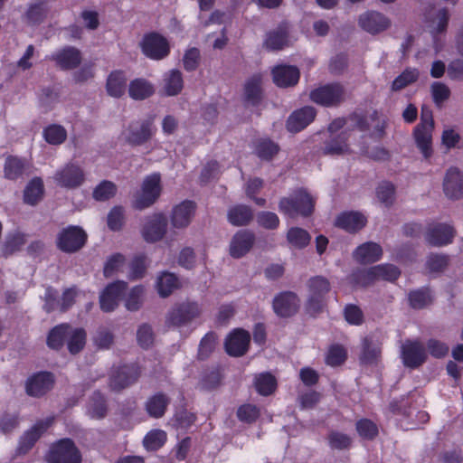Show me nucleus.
I'll return each mask as SVG.
<instances>
[{
	"mask_svg": "<svg viewBox=\"0 0 463 463\" xmlns=\"http://www.w3.org/2000/svg\"><path fill=\"white\" fill-rule=\"evenodd\" d=\"M351 125V123H348L344 118H336L329 125L328 131L331 134V137L323 147L325 155L339 156L354 152L364 155L374 160H384L387 158L388 153L385 149L380 146H371L368 144L367 141L372 139V137H366L363 143L355 145V147H352L351 144L346 142L348 138L356 139L357 137L364 138V137L361 134L364 130L363 124H358L355 128H353L348 133Z\"/></svg>",
	"mask_w": 463,
	"mask_h": 463,
	"instance_id": "f257e3e1",
	"label": "nucleus"
},
{
	"mask_svg": "<svg viewBox=\"0 0 463 463\" xmlns=\"http://www.w3.org/2000/svg\"><path fill=\"white\" fill-rule=\"evenodd\" d=\"M400 275V270L393 265H377L368 269L359 270L352 274L350 281L356 287H366L375 280H395Z\"/></svg>",
	"mask_w": 463,
	"mask_h": 463,
	"instance_id": "f03ea898",
	"label": "nucleus"
},
{
	"mask_svg": "<svg viewBox=\"0 0 463 463\" xmlns=\"http://www.w3.org/2000/svg\"><path fill=\"white\" fill-rule=\"evenodd\" d=\"M434 122L431 112L422 109L420 123L413 131L414 139L417 147L425 158H429L432 154V130Z\"/></svg>",
	"mask_w": 463,
	"mask_h": 463,
	"instance_id": "7ed1b4c3",
	"label": "nucleus"
},
{
	"mask_svg": "<svg viewBox=\"0 0 463 463\" xmlns=\"http://www.w3.org/2000/svg\"><path fill=\"white\" fill-rule=\"evenodd\" d=\"M309 98L320 106L335 107L345 101L346 92L341 84L331 83L316 88L310 92Z\"/></svg>",
	"mask_w": 463,
	"mask_h": 463,
	"instance_id": "20e7f679",
	"label": "nucleus"
},
{
	"mask_svg": "<svg viewBox=\"0 0 463 463\" xmlns=\"http://www.w3.org/2000/svg\"><path fill=\"white\" fill-rule=\"evenodd\" d=\"M201 308L195 302H183L175 305L167 314L165 323L168 326L183 327L188 326L201 315Z\"/></svg>",
	"mask_w": 463,
	"mask_h": 463,
	"instance_id": "39448f33",
	"label": "nucleus"
},
{
	"mask_svg": "<svg viewBox=\"0 0 463 463\" xmlns=\"http://www.w3.org/2000/svg\"><path fill=\"white\" fill-rule=\"evenodd\" d=\"M314 208V201L305 191L299 190L290 198H284L280 201L279 209L284 214L295 217L298 214L307 216Z\"/></svg>",
	"mask_w": 463,
	"mask_h": 463,
	"instance_id": "423d86ee",
	"label": "nucleus"
},
{
	"mask_svg": "<svg viewBox=\"0 0 463 463\" xmlns=\"http://www.w3.org/2000/svg\"><path fill=\"white\" fill-rule=\"evenodd\" d=\"M48 463H81V455L70 439H63L51 448Z\"/></svg>",
	"mask_w": 463,
	"mask_h": 463,
	"instance_id": "0eeeda50",
	"label": "nucleus"
},
{
	"mask_svg": "<svg viewBox=\"0 0 463 463\" xmlns=\"http://www.w3.org/2000/svg\"><path fill=\"white\" fill-rule=\"evenodd\" d=\"M52 178L58 186L74 189L84 183L85 175L79 165L69 163L58 169Z\"/></svg>",
	"mask_w": 463,
	"mask_h": 463,
	"instance_id": "6e6552de",
	"label": "nucleus"
},
{
	"mask_svg": "<svg viewBox=\"0 0 463 463\" xmlns=\"http://www.w3.org/2000/svg\"><path fill=\"white\" fill-rule=\"evenodd\" d=\"M161 177L159 174L147 175L142 184L141 194L134 204L137 209H144L153 204L161 194Z\"/></svg>",
	"mask_w": 463,
	"mask_h": 463,
	"instance_id": "1a4fd4ad",
	"label": "nucleus"
},
{
	"mask_svg": "<svg viewBox=\"0 0 463 463\" xmlns=\"http://www.w3.org/2000/svg\"><path fill=\"white\" fill-rule=\"evenodd\" d=\"M309 298L307 305L311 314L318 312L323 306V298L330 290L329 281L321 276L311 278L308 281Z\"/></svg>",
	"mask_w": 463,
	"mask_h": 463,
	"instance_id": "9d476101",
	"label": "nucleus"
},
{
	"mask_svg": "<svg viewBox=\"0 0 463 463\" xmlns=\"http://www.w3.org/2000/svg\"><path fill=\"white\" fill-rule=\"evenodd\" d=\"M152 119L135 122L125 131L126 140L133 146H140L147 142L156 133Z\"/></svg>",
	"mask_w": 463,
	"mask_h": 463,
	"instance_id": "9b49d317",
	"label": "nucleus"
},
{
	"mask_svg": "<svg viewBox=\"0 0 463 463\" xmlns=\"http://www.w3.org/2000/svg\"><path fill=\"white\" fill-rule=\"evenodd\" d=\"M87 235L85 232L76 226H71L61 231L58 237V247L66 252L80 250L85 243Z\"/></svg>",
	"mask_w": 463,
	"mask_h": 463,
	"instance_id": "f8f14e48",
	"label": "nucleus"
},
{
	"mask_svg": "<svg viewBox=\"0 0 463 463\" xmlns=\"http://www.w3.org/2000/svg\"><path fill=\"white\" fill-rule=\"evenodd\" d=\"M141 47L145 55L154 60L165 58L170 51L167 40L158 33L146 35L141 43Z\"/></svg>",
	"mask_w": 463,
	"mask_h": 463,
	"instance_id": "ddd939ff",
	"label": "nucleus"
},
{
	"mask_svg": "<svg viewBox=\"0 0 463 463\" xmlns=\"http://www.w3.org/2000/svg\"><path fill=\"white\" fill-rule=\"evenodd\" d=\"M166 232V220L163 213L149 216L142 229V235L148 242L161 240Z\"/></svg>",
	"mask_w": 463,
	"mask_h": 463,
	"instance_id": "4468645a",
	"label": "nucleus"
},
{
	"mask_svg": "<svg viewBox=\"0 0 463 463\" xmlns=\"http://www.w3.org/2000/svg\"><path fill=\"white\" fill-rule=\"evenodd\" d=\"M195 205L191 201H184L174 206L170 222L174 229L184 230L189 226L194 215Z\"/></svg>",
	"mask_w": 463,
	"mask_h": 463,
	"instance_id": "2eb2a0df",
	"label": "nucleus"
},
{
	"mask_svg": "<svg viewBox=\"0 0 463 463\" xmlns=\"http://www.w3.org/2000/svg\"><path fill=\"white\" fill-rule=\"evenodd\" d=\"M250 341V335L247 331L234 329L225 340V350L232 356H241L247 352Z\"/></svg>",
	"mask_w": 463,
	"mask_h": 463,
	"instance_id": "dca6fc26",
	"label": "nucleus"
},
{
	"mask_svg": "<svg viewBox=\"0 0 463 463\" xmlns=\"http://www.w3.org/2000/svg\"><path fill=\"white\" fill-rule=\"evenodd\" d=\"M126 286V283L123 281L109 284L99 296L100 308L105 312L114 310L121 299Z\"/></svg>",
	"mask_w": 463,
	"mask_h": 463,
	"instance_id": "f3484780",
	"label": "nucleus"
},
{
	"mask_svg": "<svg viewBox=\"0 0 463 463\" xmlns=\"http://www.w3.org/2000/svg\"><path fill=\"white\" fill-rule=\"evenodd\" d=\"M402 358L405 366L418 367L426 359L425 350L417 341H406L402 346Z\"/></svg>",
	"mask_w": 463,
	"mask_h": 463,
	"instance_id": "a211bd4d",
	"label": "nucleus"
},
{
	"mask_svg": "<svg viewBox=\"0 0 463 463\" xmlns=\"http://www.w3.org/2000/svg\"><path fill=\"white\" fill-rule=\"evenodd\" d=\"M49 59L62 70H71L80 63L81 54L74 47H65L52 53Z\"/></svg>",
	"mask_w": 463,
	"mask_h": 463,
	"instance_id": "6ab92c4d",
	"label": "nucleus"
},
{
	"mask_svg": "<svg viewBox=\"0 0 463 463\" xmlns=\"http://www.w3.org/2000/svg\"><path fill=\"white\" fill-rule=\"evenodd\" d=\"M139 374L137 366L124 365L112 373L109 383L110 388L119 391L136 382Z\"/></svg>",
	"mask_w": 463,
	"mask_h": 463,
	"instance_id": "aec40b11",
	"label": "nucleus"
},
{
	"mask_svg": "<svg viewBox=\"0 0 463 463\" xmlns=\"http://www.w3.org/2000/svg\"><path fill=\"white\" fill-rule=\"evenodd\" d=\"M184 88V79L180 71L170 70L163 75L159 93L162 96L173 97L181 93Z\"/></svg>",
	"mask_w": 463,
	"mask_h": 463,
	"instance_id": "412c9836",
	"label": "nucleus"
},
{
	"mask_svg": "<svg viewBox=\"0 0 463 463\" xmlns=\"http://www.w3.org/2000/svg\"><path fill=\"white\" fill-rule=\"evenodd\" d=\"M299 307L298 297L291 292H284L278 295L273 301L274 312L281 317H288L297 313Z\"/></svg>",
	"mask_w": 463,
	"mask_h": 463,
	"instance_id": "4be33fe9",
	"label": "nucleus"
},
{
	"mask_svg": "<svg viewBox=\"0 0 463 463\" xmlns=\"http://www.w3.org/2000/svg\"><path fill=\"white\" fill-rule=\"evenodd\" d=\"M54 383L50 373H39L30 377L26 383V392L29 395L39 397L49 392Z\"/></svg>",
	"mask_w": 463,
	"mask_h": 463,
	"instance_id": "5701e85b",
	"label": "nucleus"
},
{
	"mask_svg": "<svg viewBox=\"0 0 463 463\" xmlns=\"http://www.w3.org/2000/svg\"><path fill=\"white\" fill-rule=\"evenodd\" d=\"M454 235V229L450 225L439 223L429 229L426 241L433 246L440 247L450 243Z\"/></svg>",
	"mask_w": 463,
	"mask_h": 463,
	"instance_id": "b1692460",
	"label": "nucleus"
},
{
	"mask_svg": "<svg viewBox=\"0 0 463 463\" xmlns=\"http://www.w3.org/2000/svg\"><path fill=\"white\" fill-rule=\"evenodd\" d=\"M316 114V109L310 106L295 111L288 119V130L294 133L299 132L314 120Z\"/></svg>",
	"mask_w": 463,
	"mask_h": 463,
	"instance_id": "393cba45",
	"label": "nucleus"
},
{
	"mask_svg": "<svg viewBox=\"0 0 463 463\" xmlns=\"http://www.w3.org/2000/svg\"><path fill=\"white\" fill-rule=\"evenodd\" d=\"M254 242L253 233L248 231L238 232L230 243V254L233 258H241L250 251Z\"/></svg>",
	"mask_w": 463,
	"mask_h": 463,
	"instance_id": "a878e982",
	"label": "nucleus"
},
{
	"mask_svg": "<svg viewBox=\"0 0 463 463\" xmlns=\"http://www.w3.org/2000/svg\"><path fill=\"white\" fill-rule=\"evenodd\" d=\"M359 24L370 33H378L390 26V21L380 13L368 12L360 16Z\"/></svg>",
	"mask_w": 463,
	"mask_h": 463,
	"instance_id": "bb28decb",
	"label": "nucleus"
},
{
	"mask_svg": "<svg viewBox=\"0 0 463 463\" xmlns=\"http://www.w3.org/2000/svg\"><path fill=\"white\" fill-rule=\"evenodd\" d=\"M272 76L277 86L289 87L298 82L300 73L295 66L279 65L272 70Z\"/></svg>",
	"mask_w": 463,
	"mask_h": 463,
	"instance_id": "cd10ccee",
	"label": "nucleus"
},
{
	"mask_svg": "<svg viewBox=\"0 0 463 463\" xmlns=\"http://www.w3.org/2000/svg\"><path fill=\"white\" fill-rule=\"evenodd\" d=\"M53 418H47L44 420L38 421L29 431L21 439L18 450L20 453H25L30 449L41 435L52 425Z\"/></svg>",
	"mask_w": 463,
	"mask_h": 463,
	"instance_id": "c85d7f7f",
	"label": "nucleus"
},
{
	"mask_svg": "<svg viewBox=\"0 0 463 463\" xmlns=\"http://www.w3.org/2000/svg\"><path fill=\"white\" fill-rule=\"evenodd\" d=\"M444 192L451 199L463 195V176L457 168H449L444 179Z\"/></svg>",
	"mask_w": 463,
	"mask_h": 463,
	"instance_id": "c756f323",
	"label": "nucleus"
},
{
	"mask_svg": "<svg viewBox=\"0 0 463 463\" xmlns=\"http://www.w3.org/2000/svg\"><path fill=\"white\" fill-rule=\"evenodd\" d=\"M365 223V216L357 212L344 213L335 221L336 226L350 232L362 229Z\"/></svg>",
	"mask_w": 463,
	"mask_h": 463,
	"instance_id": "7c9ffc66",
	"label": "nucleus"
},
{
	"mask_svg": "<svg viewBox=\"0 0 463 463\" xmlns=\"http://www.w3.org/2000/svg\"><path fill=\"white\" fill-rule=\"evenodd\" d=\"M127 81L128 78L124 71H112L107 79L106 90L108 94L114 98L121 97L126 91Z\"/></svg>",
	"mask_w": 463,
	"mask_h": 463,
	"instance_id": "2f4dec72",
	"label": "nucleus"
},
{
	"mask_svg": "<svg viewBox=\"0 0 463 463\" xmlns=\"http://www.w3.org/2000/svg\"><path fill=\"white\" fill-rule=\"evenodd\" d=\"M383 254L381 246L374 242H366L359 246L354 253L356 260L362 263H372L380 260Z\"/></svg>",
	"mask_w": 463,
	"mask_h": 463,
	"instance_id": "473e14b6",
	"label": "nucleus"
},
{
	"mask_svg": "<svg viewBox=\"0 0 463 463\" xmlns=\"http://www.w3.org/2000/svg\"><path fill=\"white\" fill-rule=\"evenodd\" d=\"M180 286L178 278L170 272L160 273L156 280V288L162 298L170 296Z\"/></svg>",
	"mask_w": 463,
	"mask_h": 463,
	"instance_id": "72a5a7b5",
	"label": "nucleus"
},
{
	"mask_svg": "<svg viewBox=\"0 0 463 463\" xmlns=\"http://www.w3.org/2000/svg\"><path fill=\"white\" fill-rule=\"evenodd\" d=\"M155 92L152 83L145 79H136L129 83L128 93L133 99H145Z\"/></svg>",
	"mask_w": 463,
	"mask_h": 463,
	"instance_id": "f704fd0d",
	"label": "nucleus"
},
{
	"mask_svg": "<svg viewBox=\"0 0 463 463\" xmlns=\"http://www.w3.org/2000/svg\"><path fill=\"white\" fill-rule=\"evenodd\" d=\"M44 194L43 182L41 178L32 179L24 192V200L27 204L34 205L39 203Z\"/></svg>",
	"mask_w": 463,
	"mask_h": 463,
	"instance_id": "c9c22d12",
	"label": "nucleus"
},
{
	"mask_svg": "<svg viewBox=\"0 0 463 463\" xmlns=\"http://www.w3.org/2000/svg\"><path fill=\"white\" fill-rule=\"evenodd\" d=\"M262 76L255 74L250 77L245 83L244 96L245 99L251 104H256L261 98L262 93Z\"/></svg>",
	"mask_w": 463,
	"mask_h": 463,
	"instance_id": "e433bc0d",
	"label": "nucleus"
},
{
	"mask_svg": "<svg viewBox=\"0 0 463 463\" xmlns=\"http://www.w3.org/2000/svg\"><path fill=\"white\" fill-rule=\"evenodd\" d=\"M168 402L164 394L157 393L147 400L146 410L151 417L160 418L164 415Z\"/></svg>",
	"mask_w": 463,
	"mask_h": 463,
	"instance_id": "4c0bfd02",
	"label": "nucleus"
},
{
	"mask_svg": "<svg viewBox=\"0 0 463 463\" xmlns=\"http://www.w3.org/2000/svg\"><path fill=\"white\" fill-rule=\"evenodd\" d=\"M25 242V236L23 233L18 232L10 233L5 238V241L2 246V254L5 257L10 256L20 250Z\"/></svg>",
	"mask_w": 463,
	"mask_h": 463,
	"instance_id": "58836bf2",
	"label": "nucleus"
},
{
	"mask_svg": "<svg viewBox=\"0 0 463 463\" xmlns=\"http://www.w3.org/2000/svg\"><path fill=\"white\" fill-rule=\"evenodd\" d=\"M252 218L251 210L244 205L232 208L228 213L229 222L235 226L246 225Z\"/></svg>",
	"mask_w": 463,
	"mask_h": 463,
	"instance_id": "ea45409f",
	"label": "nucleus"
},
{
	"mask_svg": "<svg viewBox=\"0 0 463 463\" xmlns=\"http://www.w3.org/2000/svg\"><path fill=\"white\" fill-rule=\"evenodd\" d=\"M70 326L66 324L53 327L48 335L47 345L52 349H59L63 345L64 339L69 335Z\"/></svg>",
	"mask_w": 463,
	"mask_h": 463,
	"instance_id": "a19ab883",
	"label": "nucleus"
},
{
	"mask_svg": "<svg viewBox=\"0 0 463 463\" xmlns=\"http://www.w3.org/2000/svg\"><path fill=\"white\" fill-rule=\"evenodd\" d=\"M449 11L446 8L439 9L428 21L432 34L443 32L448 25Z\"/></svg>",
	"mask_w": 463,
	"mask_h": 463,
	"instance_id": "79ce46f5",
	"label": "nucleus"
},
{
	"mask_svg": "<svg viewBox=\"0 0 463 463\" xmlns=\"http://www.w3.org/2000/svg\"><path fill=\"white\" fill-rule=\"evenodd\" d=\"M277 382L273 375L265 373H260L255 378V387L261 395H269L276 389Z\"/></svg>",
	"mask_w": 463,
	"mask_h": 463,
	"instance_id": "37998d69",
	"label": "nucleus"
},
{
	"mask_svg": "<svg viewBox=\"0 0 463 463\" xmlns=\"http://www.w3.org/2000/svg\"><path fill=\"white\" fill-rule=\"evenodd\" d=\"M43 137L51 145H60L65 141L67 132L62 126L53 124L44 128Z\"/></svg>",
	"mask_w": 463,
	"mask_h": 463,
	"instance_id": "c03bdc74",
	"label": "nucleus"
},
{
	"mask_svg": "<svg viewBox=\"0 0 463 463\" xmlns=\"http://www.w3.org/2000/svg\"><path fill=\"white\" fill-rule=\"evenodd\" d=\"M287 239L292 247L301 249L309 243L310 235L303 229L294 227L288 230Z\"/></svg>",
	"mask_w": 463,
	"mask_h": 463,
	"instance_id": "a18cd8bd",
	"label": "nucleus"
},
{
	"mask_svg": "<svg viewBox=\"0 0 463 463\" xmlns=\"http://www.w3.org/2000/svg\"><path fill=\"white\" fill-rule=\"evenodd\" d=\"M25 168V162L14 156L7 157L5 165V175L8 179H16L21 176Z\"/></svg>",
	"mask_w": 463,
	"mask_h": 463,
	"instance_id": "49530a36",
	"label": "nucleus"
},
{
	"mask_svg": "<svg viewBox=\"0 0 463 463\" xmlns=\"http://www.w3.org/2000/svg\"><path fill=\"white\" fill-rule=\"evenodd\" d=\"M279 152L277 144L269 139H260L256 143L255 153L264 160L271 159Z\"/></svg>",
	"mask_w": 463,
	"mask_h": 463,
	"instance_id": "de8ad7c7",
	"label": "nucleus"
},
{
	"mask_svg": "<svg viewBox=\"0 0 463 463\" xmlns=\"http://www.w3.org/2000/svg\"><path fill=\"white\" fill-rule=\"evenodd\" d=\"M107 407L103 397L99 393H95L89 402L87 412L92 419H101L105 416Z\"/></svg>",
	"mask_w": 463,
	"mask_h": 463,
	"instance_id": "09e8293b",
	"label": "nucleus"
},
{
	"mask_svg": "<svg viewBox=\"0 0 463 463\" xmlns=\"http://www.w3.org/2000/svg\"><path fill=\"white\" fill-rule=\"evenodd\" d=\"M68 337V348L71 354H76L83 348L86 340L84 330L78 328L72 329L70 326Z\"/></svg>",
	"mask_w": 463,
	"mask_h": 463,
	"instance_id": "8fccbe9b",
	"label": "nucleus"
},
{
	"mask_svg": "<svg viewBox=\"0 0 463 463\" xmlns=\"http://www.w3.org/2000/svg\"><path fill=\"white\" fill-rule=\"evenodd\" d=\"M166 440V434L160 430L148 432L143 440L145 448L148 450H156L164 445Z\"/></svg>",
	"mask_w": 463,
	"mask_h": 463,
	"instance_id": "3c124183",
	"label": "nucleus"
},
{
	"mask_svg": "<svg viewBox=\"0 0 463 463\" xmlns=\"http://www.w3.org/2000/svg\"><path fill=\"white\" fill-rule=\"evenodd\" d=\"M381 348L373 339L365 338L363 343V354L361 360L366 364H372L380 356Z\"/></svg>",
	"mask_w": 463,
	"mask_h": 463,
	"instance_id": "603ef678",
	"label": "nucleus"
},
{
	"mask_svg": "<svg viewBox=\"0 0 463 463\" xmlns=\"http://www.w3.org/2000/svg\"><path fill=\"white\" fill-rule=\"evenodd\" d=\"M287 43L286 31L281 28L277 32L269 33L265 41V45L269 50L282 49Z\"/></svg>",
	"mask_w": 463,
	"mask_h": 463,
	"instance_id": "864d4df0",
	"label": "nucleus"
},
{
	"mask_svg": "<svg viewBox=\"0 0 463 463\" xmlns=\"http://www.w3.org/2000/svg\"><path fill=\"white\" fill-rule=\"evenodd\" d=\"M377 199L384 205L389 206L394 201L395 189L392 184L383 182L376 189Z\"/></svg>",
	"mask_w": 463,
	"mask_h": 463,
	"instance_id": "5fc2aeb1",
	"label": "nucleus"
},
{
	"mask_svg": "<svg viewBox=\"0 0 463 463\" xmlns=\"http://www.w3.org/2000/svg\"><path fill=\"white\" fill-rule=\"evenodd\" d=\"M116 185L109 181L101 182L93 191V197L98 201H106L116 194Z\"/></svg>",
	"mask_w": 463,
	"mask_h": 463,
	"instance_id": "6e6d98bb",
	"label": "nucleus"
},
{
	"mask_svg": "<svg viewBox=\"0 0 463 463\" xmlns=\"http://www.w3.org/2000/svg\"><path fill=\"white\" fill-rule=\"evenodd\" d=\"M449 262V259L445 255L432 254L430 255L426 261V269L429 273H438L445 269Z\"/></svg>",
	"mask_w": 463,
	"mask_h": 463,
	"instance_id": "4d7b16f0",
	"label": "nucleus"
},
{
	"mask_svg": "<svg viewBox=\"0 0 463 463\" xmlns=\"http://www.w3.org/2000/svg\"><path fill=\"white\" fill-rule=\"evenodd\" d=\"M410 304L414 308H422L428 306L432 298L430 293L427 289L416 290L409 296Z\"/></svg>",
	"mask_w": 463,
	"mask_h": 463,
	"instance_id": "13d9d810",
	"label": "nucleus"
},
{
	"mask_svg": "<svg viewBox=\"0 0 463 463\" xmlns=\"http://www.w3.org/2000/svg\"><path fill=\"white\" fill-rule=\"evenodd\" d=\"M356 430L362 438L367 439H372L378 434V428L376 424L367 419H363L357 421Z\"/></svg>",
	"mask_w": 463,
	"mask_h": 463,
	"instance_id": "bf43d9fd",
	"label": "nucleus"
},
{
	"mask_svg": "<svg viewBox=\"0 0 463 463\" xmlns=\"http://www.w3.org/2000/svg\"><path fill=\"white\" fill-rule=\"evenodd\" d=\"M145 293V288L142 286L134 287L130 292L128 293L126 299V307L128 310H137L139 308L143 297Z\"/></svg>",
	"mask_w": 463,
	"mask_h": 463,
	"instance_id": "052dcab7",
	"label": "nucleus"
},
{
	"mask_svg": "<svg viewBox=\"0 0 463 463\" xmlns=\"http://www.w3.org/2000/svg\"><path fill=\"white\" fill-rule=\"evenodd\" d=\"M419 73L416 70H405L399 75L392 82V90H399L415 81L418 79Z\"/></svg>",
	"mask_w": 463,
	"mask_h": 463,
	"instance_id": "680f3d73",
	"label": "nucleus"
},
{
	"mask_svg": "<svg viewBox=\"0 0 463 463\" xmlns=\"http://www.w3.org/2000/svg\"><path fill=\"white\" fill-rule=\"evenodd\" d=\"M346 351L341 345H333L329 348L326 361L331 366H336L345 362Z\"/></svg>",
	"mask_w": 463,
	"mask_h": 463,
	"instance_id": "e2e57ef3",
	"label": "nucleus"
},
{
	"mask_svg": "<svg viewBox=\"0 0 463 463\" xmlns=\"http://www.w3.org/2000/svg\"><path fill=\"white\" fill-rule=\"evenodd\" d=\"M146 269V258L144 256H137L133 259L129 265L128 277L132 279H140L144 276Z\"/></svg>",
	"mask_w": 463,
	"mask_h": 463,
	"instance_id": "0e129e2a",
	"label": "nucleus"
},
{
	"mask_svg": "<svg viewBox=\"0 0 463 463\" xmlns=\"http://www.w3.org/2000/svg\"><path fill=\"white\" fill-rule=\"evenodd\" d=\"M125 262L124 257L121 254L112 255L104 266V275L109 278L120 270Z\"/></svg>",
	"mask_w": 463,
	"mask_h": 463,
	"instance_id": "69168bd1",
	"label": "nucleus"
},
{
	"mask_svg": "<svg viewBox=\"0 0 463 463\" xmlns=\"http://www.w3.org/2000/svg\"><path fill=\"white\" fill-rule=\"evenodd\" d=\"M216 335L213 333L207 334L201 341L199 346V357L204 359L213 351L216 345Z\"/></svg>",
	"mask_w": 463,
	"mask_h": 463,
	"instance_id": "338daca9",
	"label": "nucleus"
},
{
	"mask_svg": "<svg viewBox=\"0 0 463 463\" xmlns=\"http://www.w3.org/2000/svg\"><path fill=\"white\" fill-rule=\"evenodd\" d=\"M124 223V212L121 207H114L108 215V226L112 231L119 230Z\"/></svg>",
	"mask_w": 463,
	"mask_h": 463,
	"instance_id": "774afa93",
	"label": "nucleus"
}]
</instances>
